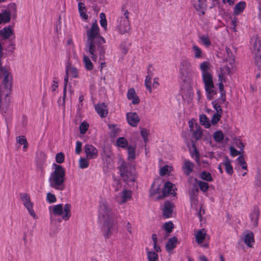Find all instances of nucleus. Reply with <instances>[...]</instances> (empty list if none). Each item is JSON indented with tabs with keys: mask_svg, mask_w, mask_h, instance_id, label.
Here are the masks:
<instances>
[{
	"mask_svg": "<svg viewBox=\"0 0 261 261\" xmlns=\"http://www.w3.org/2000/svg\"><path fill=\"white\" fill-rule=\"evenodd\" d=\"M87 40L85 44V50L90 55L92 60L95 62L98 52L99 60H103L105 48L103 44L106 42L105 38L99 33V28L96 20L92 23L91 28L87 31Z\"/></svg>",
	"mask_w": 261,
	"mask_h": 261,
	"instance_id": "obj_1",
	"label": "nucleus"
},
{
	"mask_svg": "<svg viewBox=\"0 0 261 261\" xmlns=\"http://www.w3.org/2000/svg\"><path fill=\"white\" fill-rule=\"evenodd\" d=\"M4 76L0 85V111L3 116L6 119L11 115L10 94L11 92L13 78L6 66H2V61L0 59V78Z\"/></svg>",
	"mask_w": 261,
	"mask_h": 261,
	"instance_id": "obj_2",
	"label": "nucleus"
},
{
	"mask_svg": "<svg viewBox=\"0 0 261 261\" xmlns=\"http://www.w3.org/2000/svg\"><path fill=\"white\" fill-rule=\"evenodd\" d=\"M53 167L54 171L51 173L48 179L49 186L58 190H63L64 189V182L65 179V170L61 166L54 163Z\"/></svg>",
	"mask_w": 261,
	"mask_h": 261,
	"instance_id": "obj_3",
	"label": "nucleus"
},
{
	"mask_svg": "<svg viewBox=\"0 0 261 261\" xmlns=\"http://www.w3.org/2000/svg\"><path fill=\"white\" fill-rule=\"evenodd\" d=\"M118 169L124 181L126 182L135 181L137 177L135 174V167L133 164L123 160L120 166L118 167Z\"/></svg>",
	"mask_w": 261,
	"mask_h": 261,
	"instance_id": "obj_4",
	"label": "nucleus"
},
{
	"mask_svg": "<svg viewBox=\"0 0 261 261\" xmlns=\"http://www.w3.org/2000/svg\"><path fill=\"white\" fill-rule=\"evenodd\" d=\"M71 205L68 203L66 204L64 207L62 204L55 205L53 206L52 213L55 215H62V219L66 221L71 217Z\"/></svg>",
	"mask_w": 261,
	"mask_h": 261,
	"instance_id": "obj_5",
	"label": "nucleus"
},
{
	"mask_svg": "<svg viewBox=\"0 0 261 261\" xmlns=\"http://www.w3.org/2000/svg\"><path fill=\"white\" fill-rule=\"evenodd\" d=\"M99 220L103 219L113 220L111 210L106 202H102L99 205Z\"/></svg>",
	"mask_w": 261,
	"mask_h": 261,
	"instance_id": "obj_6",
	"label": "nucleus"
},
{
	"mask_svg": "<svg viewBox=\"0 0 261 261\" xmlns=\"http://www.w3.org/2000/svg\"><path fill=\"white\" fill-rule=\"evenodd\" d=\"M20 198L23 201L24 206L27 208L30 215L34 219H37L38 217L33 210V203L31 201L29 196L27 193H21Z\"/></svg>",
	"mask_w": 261,
	"mask_h": 261,
	"instance_id": "obj_7",
	"label": "nucleus"
},
{
	"mask_svg": "<svg viewBox=\"0 0 261 261\" xmlns=\"http://www.w3.org/2000/svg\"><path fill=\"white\" fill-rule=\"evenodd\" d=\"M173 185H174L169 181L166 182L162 189V194L159 195L157 197V199L159 200L162 199L170 194L175 196L176 195V193L174 191L172 192Z\"/></svg>",
	"mask_w": 261,
	"mask_h": 261,
	"instance_id": "obj_8",
	"label": "nucleus"
},
{
	"mask_svg": "<svg viewBox=\"0 0 261 261\" xmlns=\"http://www.w3.org/2000/svg\"><path fill=\"white\" fill-rule=\"evenodd\" d=\"M113 225V220H110V219H109L104 220L101 229L105 239H109L111 237Z\"/></svg>",
	"mask_w": 261,
	"mask_h": 261,
	"instance_id": "obj_9",
	"label": "nucleus"
},
{
	"mask_svg": "<svg viewBox=\"0 0 261 261\" xmlns=\"http://www.w3.org/2000/svg\"><path fill=\"white\" fill-rule=\"evenodd\" d=\"M84 150L88 159H95L98 156V150L92 144H86Z\"/></svg>",
	"mask_w": 261,
	"mask_h": 261,
	"instance_id": "obj_10",
	"label": "nucleus"
},
{
	"mask_svg": "<svg viewBox=\"0 0 261 261\" xmlns=\"http://www.w3.org/2000/svg\"><path fill=\"white\" fill-rule=\"evenodd\" d=\"M119 25L117 26L118 32L121 34L127 33L130 30V24L129 20L123 18H119Z\"/></svg>",
	"mask_w": 261,
	"mask_h": 261,
	"instance_id": "obj_11",
	"label": "nucleus"
},
{
	"mask_svg": "<svg viewBox=\"0 0 261 261\" xmlns=\"http://www.w3.org/2000/svg\"><path fill=\"white\" fill-rule=\"evenodd\" d=\"M174 205L169 201H166L163 210V215L165 218H171L172 215Z\"/></svg>",
	"mask_w": 261,
	"mask_h": 261,
	"instance_id": "obj_12",
	"label": "nucleus"
},
{
	"mask_svg": "<svg viewBox=\"0 0 261 261\" xmlns=\"http://www.w3.org/2000/svg\"><path fill=\"white\" fill-rule=\"evenodd\" d=\"M126 119L128 124L133 127L137 126L140 121L139 117L136 112L127 113Z\"/></svg>",
	"mask_w": 261,
	"mask_h": 261,
	"instance_id": "obj_13",
	"label": "nucleus"
},
{
	"mask_svg": "<svg viewBox=\"0 0 261 261\" xmlns=\"http://www.w3.org/2000/svg\"><path fill=\"white\" fill-rule=\"evenodd\" d=\"M95 109L96 112L101 118H105L108 114L107 106L105 103L102 102L98 103L95 106Z\"/></svg>",
	"mask_w": 261,
	"mask_h": 261,
	"instance_id": "obj_14",
	"label": "nucleus"
},
{
	"mask_svg": "<svg viewBox=\"0 0 261 261\" xmlns=\"http://www.w3.org/2000/svg\"><path fill=\"white\" fill-rule=\"evenodd\" d=\"M251 41L253 42L252 52L254 55L261 54V40L257 37L251 38Z\"/></svg>",
	"mask_w": 261,
	"mask_h": 261,
	"instance_id": "obj_15",
	"label": "nucleus"
},
{
	"mask_svg": "<svg viewBox=\"0 0 261 261\" xmlns=\"http://www.w3.org/2000/svg\"><path fill=\"white\" fill-rule=\"evenodd\" d=\"M260 215V212L257 207H254L249 215L251 221L253 223L254 227H256L258 225V221Z\"/></svg>",
	"mask_w": 261,
	"mask_h": 261,
	"instance_id": "obj_16",
	"label": "nucleus"
},
{
	"mask_svg": "<svg viewBox=\"0 0 261 261\" xmlns=\"http://www.w3.org/2000/svg\"><path fill=\"white\" fill-rule=\"evenodd\" d=\"M127 97L128 99L132 100V102L133 105H137L140 102V99L136 95V91L133 88L128 89Z\"/></svg>",
	"mask_w": 261,
	"mask_h": 261,
	"instance_id": "obj_17",
	"label": "nucleus"
},
{
	"mask_svg": "<svg viewBox=\"0 0 261 261\" xmlns=\"http://www.w3.org/2000/svg\"><path fill=\"white\" fill-rule=\"evenodd\" d=\"M231 161L227 156H225L223 160L222 164L225 166L226 172L229 175H232L233 173L232 166L231 164Z\"/></svg>",
	"mask_w": 261,
	"mask_h": 261,
	"instance_id": "obj_18",
	"label": "nucleus"
},
{
	"mask_svg": "<svg viewBox=\"0 0 261 261\" xmlns=\"http://www.w3.org/2000/svg\"><path fill=\"white\" fill-rule=\"evenodd\" d=\"M46 160V155L43 152H40L37 155L36 164L37 167L41 170L44 169V167Z\"/></svg>",
	"mask_w": 261,
	"mask_h": 261,
	"instance_id": "obj_19",
	"label": "nucleus"
},
{
	"mask_svg": "<svg viewBox=\"0 0 261 261\" xmlns=\"http://www.w3.org/2000/svg\"><path fill=\"white\" fill-rule=\"evenodd\" d=\"M13 34V31L11 25L4 27L2 30H0V36L2 37L4 40L8 39Z\"/></svg>",
	"mask_w": 261,
	"mask_h": 261,
	"instance_id": "obj_20",
	"label": "nucleus"
},
{
	"mask_svg": "<svg viewBox=\"0 0 261 261\" xmlns=\"http://www.w3.org/2000/svg\"><path fill=\"white\" fill-rule=\"evenodd\" d=\"M202 80L204 84V87L210 86L211 87H215L214 83L213 82V76L212 75L208 73H203Z\"/></svg>",
	"mask_w": 261,
	"mask_h": 261,
	"instance_id": "obj_21",
	"label": "nucleus"
},
{
	"mask_svg": "<svg viewBox=\"0 0 261 261\" xmlns=\"http://www.w3.org/2000/svg\"><path fill=\"white\" fill-rule=\"evenodd\" d=\"M178 243L177 239L176 237H173L170 238L167 242L165 248L168 252L173 250L176 246Z\"/></svg>",
	"mask_w": 261,
	"mask_h": 261,
	"instance_id": "obj_22",
	"label": "nucleus"
},
{
	"mask_svg": "<svg viewBox=\"0 0 261 261\" xmlns=\"http://www.w3.org/2000/svg\"><path fill=\"white\" fill-rule=\"evenodd\" d=\"M197 6L194 5V7L197 11L201 12L202 15H204L205 10L207 8V5L206 4V0H198Z\"/></svg>",
	"mask_w": 261,
	"mask_h": 261,
	"instance_id": "obj_23",
	"label": "nucleus"
},
{
	"mask_svg": "<svg viewBox=\"0 0 261 261\" xmlns=\"http://www.w3.org/2000/svg\"><path fill=\"white\" fill-rule=\"evenodd\" d=\"M246 6L245 2L241 1L238 3L233 8V13L235 15H238L243 12Z\"/></svg>",
	"mask_w": 261,
	"mask_h": 261,
	"instance_id": "obj_24",
	"label": "nucleus"
},
{
	"mask_svg": "<svg viewBox=\"0 0 261 261\" xmlns=\"http://www.w3.org/2000/svg\"><path fill=\"white\" fill-rule=\"evenodd\" d=\"M194 166V164L189 160L185 161L182 170L186 175H189L193 171Z\"/></svg>",
	"mask_w": 261,
	"mask_h": 261,
	"instance_id": "obj_25",
	"label": "nucleus"
},
{
	"mask_svg": "<svg viewBox=\"0 0 261 261\" xmlns=\"http://www.w3.org/2000/svg\"><path fill=\"white\" fill-rule=\"evenodd\" d=\"M78 9L81 17L85 20L87 19L88 16L86 14L87 9L85 4L82 2L79 3L78 4Z\"/></svg>",
	"mask_w": 261,
	"mask_h": 261,
	"instance_id": "obj_26",
	"label": "nucleus"
},
{
	"mask_svg": "<svg viewBox=\"0 0 261 261\" xmlns=\"http://www.w3.org/2000/svg\"><path fill=\"white\" fill-rule=\"evenodd\" d=\"M206 234L204 228L199 230L195 236L196 242L198 244H201L205 239Z\"/></svg>",
	"mask_w": 261,
	"mask_h": 261,
	"instance_id": "obj_27",
	"label": "nucleus"
},
{
	"mask_svg": "<svg viewBox=\"0 0 261 261\" xmlns=\"http://www.w3.org/2000/svg\"><path fill=\"white\" fill-rule=\"evenodd\" d=\"M214 87L207 86L205 87L206 98L208 100H211L213 99L214 95L217 94V92L214 89Z\"/></svg>",
	"mask_w": 261,
	"mask_h": 261,
	"instance_id": "obj_28",
	"label": "nucleus"
},
{
	"mask_svg": "<svg viewBox=\"0 0 261 261\" xmlns=\"http://www.w3.org/2000/svg\"><path fill=\"white\" fill-rule=\"evenodd\" d=\"M196 129L192 131V137L195 139L196 141L200 140L202 135V132L201 128L200 126L198 125L197 123H195Z\"/></svg>",
	"mask_w": 261,
	"mask_h": 261,
	"instance_id": "obj_29",
	"label": "nucleus"
},
{
	"mask_svg": "<svg viewBox=\"0 0 261 261\" xmlns=\"http://www.w3.org/2000/svg\"><path fill=\"white\" fill-rule=\"evenodd\" d=\"M244 243L250 247H251V243L254 242V235L252 232L246 234L244 238Z\"/></svg>",
	"mask_w": 261,
	"mask_h": 261,
	"instance_id": "obj_30",
	"label": "nucleus"
},
{
	"mask_svg": "<svg viewBox=\"0 0 261 261\" xmlns=\"http://www.w3.org/2000/svg\"><path fill=\"white\" fill-rule=\"evenodd\" d=\"M200 123L205 128H208L211 126L210 120L206 115L202 114L199 116Z\"/></svg>",
	"mask_w": 261,
	"mask_h": 261,
	"instance_id": "obj_31",
	"label": "nucleus"
},
{
	"mask_svg": "<svg viewBox=\"0 0 261 261\" xmlns=\"http://www.w3.org/2000/svg\"><path fill=\"white\" fill-rule=\"evenodd\" d=\"M127 153H128V157L127 159L128 160H134L136 158L135 156V150L136 147L133 146L132 145H128L127 147Z\"/></svg>",
	"mask_w": 261,
	"mask_h": 261,
	"instance_id": "obj_32",
	"label": "nucleus"
},
{
	"mask_svg": "<svg viewBox=\"0 0 261 261\" xmlns=\"http://www.w3.org/2000/svg\"><path fill=\"white\" fill-rule=\"evenodd\" d=\"M194 180L198 184L199 189L201 191L205 192L208 190L209 185L207 182L198 180L197 178H195Z\"/></svg>",
	"mask_w": 261,
	"mask_h": 261,
	"instance_id": "obj_33",
	"label": "nucleus"
},
{
	"mask_svg": "<svg viewBox=\"0 0 261 261\" xmlns=\"http://www.w3.org/2000/svg\"><path fill=\"white\" fill-rule=\"evenodd\" d=\"M83 63L85 67L87 70H91L93 68V63L91 61L89 57L84 55L83 58Z\"/></svg>",
	"mask_w": 261,
	"mask_h": 261,
	"instance_id": "obj_34",
	"label": "nucleus"
},
{
	"mask_svg": "<svg viewBox=\"0 0 261 261\" xmlns=\"http://www.w3.org/2000/svg\"><path fill=\"white\" fill-rule=\"evenodd\" d=\"M69 67H71V64L68 63L66 65L65 75L64 79V90L67 89V84L68 82V76L69 72Z\"/></svg>",
	"mask_w": 261,
	"mask_h": 261,
	"instance_id": "obj_35",
	"label": "nucleus"
},
{
	"mask_svg": "<svg viewBox=\"0 0 261 261\" xmlns=\"http://www.w3.org/2000/svg\"><path fill=\"white\" fill-rule=\"evenodd\" d=\"M155 184H156V181H154L152 185H151V186L150 187V190H149V192H150V194L151 195H154L156 194H158V193H160V192H161V185L160 184H158L157 185V187L156 188H154V187L155 186Z\"/></svg>",
	"mask_w": 261,
	"mask_h": 261,
	"instance_id": "obj_36",
	"label": "nucleus"
},
{
	"mask_svg": "<svg viewBox=\"0 0 261 261\" xmlns=\"http://www.w3.org/2000/svg\"><path fill=\"white\" fill-rule=\"evenodd\" d=\"M117 145L121 148L127 147L128 142L127 140L123 137H120L117 138L116 141Z\"/></svg>",
	"mask_w": 261,
	"mask_h": 261,
	"instance_id": "obj_37",
	"label": "nucleus"
},
{
	"mask_svg": "<svg viewBox=\"0 0 261 261\" xmlns=\"http://www.w3.org/2000/svg\"><path fill=\"white\" fill-rule=\"evenodd\" d=\"M213 138L215 142L220 143L224 139V134L221 130H217L214 133Z\"/></svg>",
	"mask_w": 261,
	"mask_h": 261,
	"instance_id": "obj_38",
	"label": "nucleus"
},
{
	"mask_svg": "<svg viewBox=\"0 0 261 261\" xmlns=\"http://www.w3.org/2000/svg\"><path fill=\"white\" fill-rule=\"evenodd\" d=\"M1 14L3 15L2 16V22L6 23H8L11 20V14L10 12L9 11L5 10H4Z\"/></svg>",
	"mask_w": 261,
	"mask_h": 261,
	"instance_id": "obj_39",
	"label": "nucleus"
},
{
	"mask_svg": "<svg viewBox=\"0 0 261 261\" xmlns=\"http://www.w3.org/2000/svg\"><path fill=\"white\" fill-rule=\"evenodd\" d=\"M200 177L204 180L206 181H212L213 180V178L212 176V175L210 173L207 172L205 171H203L201 172L200 174Z\"/></svg>",
	"mask_w": 261,
	"mask_h": 261,
	"instance_id": "obj_40",
	"label": "nucleus"
},
{
	"mask_svg": "<svg viewBox=\"0 0 261 261\" xmlns=\"http://www.w3.org/2000/svg\"><path fill=\"white\" fill-rule=\"evenodd\" d=\"M109 128L110 129V136L115 137L119 132V129L116 127V125L114 124H109Z\"/></svg>",
	"mask_w": 261,
	"mask_h": 261,
	"instance_id": "obj_41",
	"label": "nucleus"
},
{
	"mask_svg": "<svg viewBox=\"0 0 261 261\" xmlns=\"http://www.w3.org/2000/svg\"><path fill=\"white\" fill-rule=\"evenodd\" d=\"M163 228L167 234L171 233L174 228V224L171 221L166 222L164 224Z\"/></svg>",
	"mask_w": 261,
	"mask_h": 261,
	"instance_id": "obj_42",
	"label": "nucleus"
},
{
	"mask_svg": "<svg viewBox=\"0 0 261 261\" xmlns=\"http://www.w3.org/2000/svg\"><path fill=\"white\" fill-rule=\"evenodd\" d=\"M89 126V124L85 121L82 122L79 126L80 133L82 135L86 134L88 129Z\"/></svg>",
	"mask_w": 261,
	"mask_h": 261,
	"instance_id": "obj_43",
	"label": "nucleus"
},
{
	"mask_svg": "<svg viewBox=\"0 0 261 261\" xmlns=\"http://www.w3.org/2000/svg\"><path fill=\"white\" fill-rule=\"evenodd\" d=\"M147 257L148 261H159L158 255L154 251H148Z\"/></svg>",
	"mask_w": 261,
	"mask_h": 261,
	"instance_id": "obj_44",
	"label": "nucleus"
},
{
	"mask_svg": "<svg viewBox=\"0 0 261 261\" xmlns=\"http://www.w3.org/2000/svg\"><path fill=\"white\" fill-rule=\"evenodd\" d=\"M132 196V192L129 190H123V195L122 196V201L125 202Z\"/></svg>",
	"mask_w": 261,
	"mask_h": 261,
	"instance_id": "obj_45",
	"label": "nucleus"
},
{
	"mask_svg": "<svg viewBox=\"0 0 261 261\" xmlns=\"http://www.w3.org/2000/svg\"><path fill=\"white\" fill-rule=\"evenodd\" d=\"M99 17L100 18V24L101 27L105 28V29L107 28V20L106 19V16L104 13H100L99 14Z\"/></svg>",
	"mask_w": 261,
	"mask_h": 261,
	"instance_id": "obj_46",
	"label": "nucleus"
},
{
	"mask_svg": "<svg viewBox=\"0 0 261 261\" xmlns=\"http://www.w3.org/2000/svg\"><path fill=\"white\" fill-rule=\"evenodd\" d=\"M254 185L257 187H260L261 186V172H260L259 170L257 171L255 176Z\"/></svg>",
	"mask_w": 261,
	"mask_h": 261,
	"instance_id": "obj_47",
	"label": "nucleus"
},
{
	"mask_svg": "<svg viewBox=\"0 0 261 261\" xmlns=\"http://www.w3.org/2000/svg\"><path fill=\"white\" fill-rule=\"evenodd\" d=\"M237 160L243 169L247 170V165L243 155H240Z\"/></svg>",
	"mask_w": 261,
	"mask_h": 261,
	"instance_id": "obj_48",
	"label": "nucleus"
},
{
	"mask_svg": "<svg viewBox=\"0 0 261 261\" xmlns=\"http://www.w3.org/2000/svg\"><path fill=\"white\" fill-rule=\"evenodd\" d=\"M114 181L113 186L114 187L115 191H118L121 187V182L120 179H117L115 176H113Z\"/></svg>",
	"mask_w": 261,
	"mask_h": 261,
	"instance_id": "obj_49",
	"label": "nucleus"
},
{
	"mask_svg": "<svg viewBox=\"0 0 261 261\" xmlns=\"http://www.w3.org/2000/svg\"><path fill=\"white\" fill-rule=\"evenodd\" d=\"M192 50L194 52L195 57L196 58H200L201 57L202 50L198 46L194 45L192 46Z\"/></svg>",
	"mask_w": 261,
	"mask_h": 261,
	"instance_id": "obj_50",
	"label": "nucleus"
},
{
	"mask_svg": "<svg viewBox=\"0 0 261 261\" xmlns=\"http://www.w3.org/2000/svg\"><path fill=\"white\" fill-rule=\"evenodd\" d=\"M200 39L201 41L202 44L206 47L210 46L212 44L210 38L204 35L200 36Z\"/></svg>",
	"mask_w": 261,
	"mask_h": 261,
	"instance_id": "obj_51",
	"label": "nucleus"
},
{
	"mask_svg": "<svg viewBox=\"0 0 261 261\" xmlns=\"http://www.w3.org/2000/svg\"><path fill=\"white\" fill-rule=\"evenodd\" d=\"M80 167L81 169H85L88 167L89 164L87 159L81 158L79 161Z\"/></svg>",
	"mask_w": 261,
	"mask_h": 261,
	"instance_id": "obj_52",
	"label": "nucleus"
},
{
	"mask_svg": "<svg viewBox=\"0 0 261 261\" xmlns=\"http://www.w3.org/2000/svg\"><path fill=\"white\" fill-rule=\"evenodd\" d=\"M17 142L20 145H23V148L25 149L28 147V142L26 138L24 136H19L18 137Z\"/></svg>",
	"mask_w": 261,
	"mask_h": 261,
	"instance_id": "obj_53",
	"label": "nucleus"
},
{
	"mask_svg": "<svg viewBox=\"0 0 261 261\" xmlns=\"http://www.w3.org/2000/svg\"><path fill=\"white\" fill-rule=\"evenodd\" d=\"M65 160V155L62 152L58 153L56 155V161L58 164H61L64 162Z\"/></svg>",
	"mask_w": 261,
	"mask_h": 261,
	"instance_id": "obj_54",
	"label": "nucleus"
},
{
	"mask_svg": "<svg viewBox=\"0 0 261 261\" xmlns=\"http://www.w3.org/2000/svg\"><path fill=\"white\" fill-rule=\"evenodd\" d=\"M222 115L218 113H215L211 119V123L213 125H216L220 121Z\"/></svg>",
	"mask_w": 261,
	"mask_h": 261,
	"instance_id": "obj_55",
	"label": "nucleus"
},
{
	"mask_svg": "<svg viewBox=\"0 0 261 261\" xmlns=\"http://www.w3.org/2000/svg\"><path fill=\"white\" fill-rule=\"evenodd\" d=\"M152 77L146 76L145 80V85L149 93L152 91L151 80Z\"/></svg>",
	"mask_w": 261,
	"mask_h": 261,
	"instance_id": "obj_56",
	"label": "nucleus"
},
{
	"mask_svg": "<svg viewBox=\"0 0 261 261\" xmlns=\"http://www.w3.org/2000/svg\"><path fill=\"white\" fill-rule=\"evenodd\" d=\"M255 64L257 69L261 70V54L255 55Z\"/></svg>",
	"mask_w": 261,
	"mask_h": 261,
	"instance_id": "obj_57",
	"label": "nucleus"
},
{
	"mask_svg": "<svg viewBox=\"0 0 261 261\" xmlns=\"http://www.w3.org/2000/svg\"><path fill=\"white\" fill-rule=\"evenodd\" d=\"M46 200L49 203H52L57 201V198L54 194L49 192L47 193Z\"/></svg>",
	"mask_w": 261,
	"mask_h": 261,
	"instance_id": "obj_58",
	"label": "nucleus"
},
{
	"mask_svg": "<svg viewBox=\"0 0 261 261\" xmlns=\"http://www.w3.org/2000/svg\"><path fill=\"white\" fill-rule=\"evenodd\" d=\"M149 131L145 128H142L141 129V135L143 138L144 142L145 143H146L148 141V135Z\"/></svg>",
	"mask_w": 261,
	"mask_h": 261,
	"instance_id": "obj_59",
	"label": "nucleus"
},
{
	"mask_svg": "<svg viewBox=\"0 0 261 261\" xmlns=\"http://www.w3.org/2000/svg\"><path fill=\"white\" fill-rule=\"evenodd\" d=\"M208 62H202L200 66V68L202 71V74L203 73H208Z\"/></svg>",
	"mask_w": 261,
	"mask_h": 261,
	"instance_id": "obj_60",
	"label": "nucleus"
},
{
	"mask_svg": "<svg viewBox=\"0 0 261 261\" xmlns=\"http://www.w3.org/2000/svg\"><path fill=\"white\" fill-rule=\"evenodd\" d=\"M69 72L73 78H77L79 76V73L76 68L71 66V67H69Z\"/></svg>",
	"mask_w": 261,
	"mask_h": 261,
	"instance_id": "obj_61",
	"label": "nucleus"
},
{
	"mask_svg": "<svg viewBox=\"0 0 261 261\" xmlns=\"http://www.w3.org/2000/svg\"><path fill=\"white\" fill-rule=\"evenodd\" d=\"M229 150L230 154L233 157L237 156L241 153V151L237 150L234 147L232 146L229 147Z\"/></svg>",
	"mask_w": 261,
	"mask_h": 261,
	"instance_id": "obj_62",
	"label": "nucleus"
},
{
	"mask_svg": "<svg viewBox=\"0 0 261 261\" xmlns=\"http://www.w3.org/2000/svg\"><path fill=\"white\" fill-rule=\"evenodd\" d=\"M169 172L170 171L168 170V166L166 165L161 168L160 171V175L161 176H164V175L168 174Z\"/></svg>",
	"mask_w": 261,
	"mask_h": 261,
	"instance_id": "obj_63",
	"label": "nucleus"
},
{
	"mask_svg": "<svg viewBox=\"0 0 261 261\" xmlns=\"http://www.w3.org/2000/svg\"><path fill=\"white\" fill-rule=\"evenodd\" d=\"M82 143L79 141H76L75 152L76 154H79L82 150Z\"/></svg>",
	"mask_w": 261,
	"mask_h": 261,
	"instance_id": "obj_64",
	"label": "nucleus"
}]
</instances>
